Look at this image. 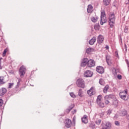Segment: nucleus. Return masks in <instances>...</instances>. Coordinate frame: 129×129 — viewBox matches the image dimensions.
I'll list each match as a JSON object with an SVG mask.
<instances>
[{"instance_id":"nucleus-48","label":"nucleus","mask_w":129,"mask_h":129,"mask_svg":"<svg viewBox=\"0 0 129 129\" xmlns=\"http://www.w3.org/2000/svg\"><path fill=\"white\" fill-rule=\"evenodd\" d=\"M105 48L107 49V50H108V49H109V46H108V45H106Z\"/></svg>"},{"instance_id":"nucleus-35","label":"nucleus","mask_w":129,"mask_h":129,"mask_svg":"<svg viewBox=\"0 0 129 129\" xmlns=\"http://www.w3.org/2000/svg\"><path fill=\"white\" fill-rule=\"evenodd\" d=\"M4 105V100L3 99H0V107H2Z\"/></svg>"},{"instance_id":"nucleus-12","label":"nucleus","mask_w":129,"mask_h":129,"mask_svg":"<svg viewBox=\"0 0 129 129\" xmlns=\"http://www.w3.org/2000/svg\"><path fill=\"white\" fill-rule=\"evenodd\" d=\"M95 65V61L92 59L89 60L88 62V67L91 68L93 67Z\"/></svg>"},{"instance_id":"nucleus-16","label":"nucleus","mask_w":129,"mask_h":129,"mask_svg":"<svg viewBox=\"0 0 129 129\" xmlns=\"http://www.w3.org/2000/svg\"><path fill=\"white\" fill-rule=\"evenodd\" d=\"M82 121L84 123H87L88 122V120L87 119V115H84L83 118H82Z\"/></svg>"},{"instance_id":"nucleus-39","label":"nucleus","mask_w":129,"mask_h":129,"mask_svg":"<svg viewBox=\"0 0 129 129\" xmlns=\"http://www.w3.org/2000/svg\"><path fill=\"white\" fill-rule=\"evenodd\" d=\"M2 58H0V70L3 69V66H2Z\"/></svg>"},{"instance_id":"nucleus-34","label":"nucleus","mask_w":129,"mask_h":129,"mask_svg":"<svg viewBox=\"0 0 129 129\" xmlns=\"http://www.w3.org/2000/svg\"><path fill=\"white\" fill-rule=\"evenodd\" d=\"M70 95H71V97H73V98H75L76 97L74 93H70Z\"/></svg>"},{"instance_id":"nucleus-50","label":"nucleus","mask_w":129,"mask_h":129,"mask_svg":"<svg viewBox=\"0 0 129 129\" xmlns=\"http://www.w3.org/2000/svg\"><path fill=\"white\" fill-rule=\"evenodd\" d=\"M128 3H129V0H128Z\"/></svg>"},{"instance_id":"nucleus-3","label":"nucleus","mask_w":129,"mask_h":129,"mask_svg":"<svg viewBox=\"0 0 129 129\" xmlns=\"http://www.w3.org/2000/svg\"><path fill=\"white\" fill-rule=\"evenodd\" d=\"M101 21L100 24L101 25H103L105 24L106 22H107V20L106 19V15L105 14V11L104 10L101 11Z\"/></svg>"},{"instance_id":"nucleus-10","label":"nucleus","mask_w":129,"mask_h":129,"mask_svg":"<svg viewBox=\"0 0 129 129\" xmlns=\"http://www.w3.org/2000/svg\"><path fill=\"white\" fill-rule=\"evenodd\" d=\"M96 71L98 73H100V74H102L104 72V69L102 67H97Z\"/></svg>"},{"instance_id":"nucleus-24","label":"nucleus","mask_w":129,"mask_h":129,"mask_svg":"<svg viewBox=\"0 0 129 129\" xmlns=\"http://www.w3.org/2000/svg\"><path fill=\"white\" fill-rule=\"evenodd\" d=\"M110 3V0H103V4L105 7L108 6Z\"/></svg>"},{"instance_id":"nucleus-5","label":"nucleus","mask_w":129,"mask_h":129,"mask_svg":"<svg viewBox=\"0 0 129 129\" xmlns=\"http://www.w3.org/2000/svg\"><path fill=\"white\" fill-rule=\"evenodd\" d=\"M76 83L78 87H81L82 88H84V87H85L84 81H83L82 79H79L77 80Z\"/></svg>"},{"instance_id":"nucleus-21","label":"nucleus","mask_w":129,"mask_h":129,"mask_svg":"<svg viewBox=\"0 0 129 129\" xmlns=\"http://www.w3.org/2000/svg\"><path fill=\"white\" fill-rule=\"evenodd\" d=\"M101 99H102V96L101 95H98L96 100L97 103H99V102H101Z\"/></svg>"},{"instance_id":"nucleus-18","label":"nucleus","mask_w":129,"mask_h":129,"mask_svg":"<svg viewBox=\"0 0 129 129\" xmlns=\"http://www.w3.org/2000/svg\"><path fill=\"white\" fill-rule=\"evenodd\" d=\"M119 113L121 116H124V115H126V114H127V112L125 109H123L120 111Z\"/></svg>"},{"instance_id":"nucleus-47","label":"nucleus","mask_w":129,"mask_h":129,"mask_svg":"<svg viewBox=\"0 0 129 129\" xmlns=\"http://www.w3.org/2000/svg\"><path fill=\"white\" fill-rule=\"evenodd\" d=\"M127 28L125 27L124 29V33H127Z\"/></svg>"},{"instance_id":"nucleus-7","label":"nucleus","mask_w":129,"mask_h":129,"mask_svg":"<svg viewBox=\"0 0 129 129\" xmlns=\"http://www.w3.org/2000/svg\"><path fill=\"white\" fill-rule=\"evenodd\" d=\"M104 42V37L102 35H99L97 37V43L99 45H101Z\"/></svg>"},{"instance_id":"nucleus-33","label":"nucleus","mask_w":129,"mask_h":129,"mask_svg":"<svg viewBox=\"0 0 129 129\" xmlns=\"http://www.w3.org/2000/svg\"><path fill=\"white\" fill-rule=\"evenodd\" d=\"M96 123L98 125H99V124H100V123H101V119H99V120H96Z\"/></svg>"},{"instance_id":"nucleus-23","label":"nucleus","mask_w":129,"mask_h":129,"mask_svg":"<svg viewBox=\"0 0 129 129\" xmlns=\"http://www.w3.org/2000/svg\"><path fill=\"white\" fill-rule=\"evenodd\" d=\"M5 77L4 76L0 77V84H5Z\"/></svg>"},{"instance_id":"nucleus-40","label":"nucleus","mask_w":129,"mask_h":129,"mask_svg":"<svg viewBox=\"0 0 129 129\" xmlns=\"http://www.w3.org/2000/svg\"><path fill=\"white\" fill-rule=\"evenodd\" d=\"M117 78H118V79H119V80H120L122 78V77L121 76V75H118Z\"/></svg>"},{"instance_id":"nucleus-8","label":"nucleus","mask_w":129,"mask_h":129,"mask_svg":"<svg viewBox=\"0 0 129 129\" xmlns=\"http://www.w3.org/2000/svg\"><path fill=\"white\" fill-rule=\"evenodd\" d=\"M87 93L90 96H91L95 93V89L94 87H92L90 90L87 91Z\"/></svg>"},{"instance_id":"nucleus-13","label":"nucleus","mask_w":129,"mask_h":129,"mask_svg":"<svg viewBox=\"0 0 129 129\" xmlns=\"http://www.w3.org/2000/svg\"><path fill=\"white\" fill-rule=\"evenodd\" d=\"M7 93V89L6 88H2L0 89V96H3Z\"/></svg>"},{"instance_id":"nucleus-25","label":"nucleus","mask_w":129,"mask_h":129,"mask_svg":"<svg viewBox=\"0 0 129 129\" xmlns=\"http://www.w3.org/2000/svg\"><path fill=\"white\" fill-rule=\"evenodd\" d=\"M98 20V18H97V17H93L91 18V20L92 21V22H93V23H96Z\"/></svg>"},{"instance_id":"nucleus-30","label":"nucleus","mask_w":129,"mask_h":129,"mask_svg":"<svg viewBox=\"0 0 129 129\" xmlns=\"http://www.w3.org/2000/svg\"><path fill=\"white\" fill-rule=\"evenodd\" d=\"M99 84L101 85H104V80L102 79H100L99 82Z\"/></svg>"},{"instance_id":"nucleus-9","label":"nucleus","mask_w":129,"mask_h":129,"mask_svg":"<svg viewBox=\"0 0 129 129\" xmlns=\"http://www.w3.org/2000/svg\"><path fill=\"white\" fill-rule=\"evenodd\" d=\"M65 124L66 127L69 128V127H71V126L72 125V121H71V120L70 119H67L66 120Z\"/></svg>"},{"instance_id":"nucleus-17","label":"nucleus","mask_w":129,"mask_h":129,"mask_svg":"<svg viewBox=\"0 0 129 129\" xmlns=\"http://www.w3.org/2000/svg\"><path fill=\"white\" fill-rule=\"evenodd\" d=\"M93 7H92V5H89L87 8V12L88 13H90L93 11Z\"/></svg>"},{"instance_id":"nucleus-43","label":"nucleus","mask_w":129,"mask_h":129,"mask_svg":"<svg viewBox=\"0 0 129 129\" xmlns=\"http://www.w3.org/2000/svg\"><path fill=\"white\" fill-rule=\"evenodd\" d=\"M6 54H7V49H5L4 50L3 53V56H6Z\"/></svg>"},{"instance_id":"nucleus-4","label":"nucleus","mask_w":129,"mask_h":129,"mask_svg":"<svg viewBox=\"0 0 129 129\" xmlns=\"http://www.w3.org/2000/svg\"><path fill=\"white\" fill-rule=\"evenodd\" d=\"M19 75L21 78H23L25 76V73H26V67L22 66L19 70Z\"/></svg>"},{"instance_id":"nucleus-14","label":"nucleus","mask_w":129,"mask_h":129,"mask_svg":"<svg viewBox=\"0 0 129 129\" xmlns=\"http://www.w3.org/2000/svg\"><path fill=\"white\" fill-rule=\"evenodd\" d=\"M114 97V96L113 95H107L105 96L104 98L105 100H110V99H112Z\"/></svg>"},{"instance_id":"nucleus-37","label":"nucleus","mask_w":129,"mask_h":129,"mask_svg":"<svg viewBox=\"0 0 129 129\" xmlns=\"http://www.w3.org/2000/svg\"><path fill=\"white\" fill-rule=\"evenodd\" d=\"M87 64V63H85V62H83L82 61L81 66L82 67H85V66H86V64Z\"/></svg>"},{"instance_id":"nucleus-44","label":"nucleus","mask_w":129,"mask_h":129,"mask_svg":"<svg viewBox=\"0 0 129 129\" xmlns=\"http://www.w3.org/2000/svg\"><path fill=\"white\" fill-rule=\"evenodd\" d=\"M20 82H21V79H19V81L17 83V85L16 86V87H19V86H20Z\"/></svg>"},{"instance_id":"nucleus-22","label":"nucleus","mask_w":129,"mask_h":129,"mask_svg":"<svg viewBox=\"0 0 129 129\" xmlns=\"http://www.w3.org/2000/svg\"><path fill=\"white\" fill-rule=\"evenodd\" d=\"M74 108V105H72L71 106H69V108L67 109V113H69Z\"/></svg>"},{"instance_id":"nucleus-32","label":"nucleus","mask_w":129,"mask_h":129,"mask_svg":"<svg viewBox=\"0 0 129 129\" xmlns=\"http://www.w3.org/2000/svg\"><path fill=\"white\" fill-rule=\"evenodd\" d=\"M90 127H91V128H94L95 127V125L94 123H91L90 124Z\"/></svg>"},{"instance_id":"nucleus-41","label":"nucleus","mask_w":129,"mask_h":129,"mask_svg":"<svg viewBox=\"0 0 129 129\" xmlns=\"http://www.w3.org/2000/svg\"><path fill=\"white\" fill-rule=\"evenodd\" d=\"M13 85H14V83H9V88H12V87H13Z\"/></svg>"},{"instance_id":"nucleus-46","label":"nucleus","mask_w":129,"mask_h":129,"mask_svg":"<svg viewBox=\"0 0 129 129\" xmlns=\"http://www.w3.org/2000/svg\"><path fill=\"white\" fill-rule=\"evenodd\" d=\"M106 101H105V104H109V101L108 100H105Z\"/></svg>"},{"instance_id":"nucleus-27","label":"nucleus","mask_w":129,"mask_h":129,"mask_svg":"<svg viewBox=\"0 0 129 129\" xmlns=\"http://www.w3.org/2000/svg\"><path fill=\"white\" fill-rule=\"evenodd\" d=\"M112 104H113V105H114L115 106H116L118 104V101H117V100L116 99L113 100Z\"/></svg>"},{"instance_id":"nucleus-2","label":"nucleus","mask_w":129,"mask_h":129,"mask_svg":"<svg viewBox=\"0 0 129 129\" xmlns=\"http://www.w3.org/2000/svg\"><path fill=\"white\" fill-rule=\"evenodd\" d=\"M126 95H127V89H126L120 92L119 94L120 98H121V99H122V100L126 101L128 99V98L126 97Z\"/></svg>"},{"instance_id":"nucleus-20","label":"nucleus","mask_w":129,"mask_h":129,"mask_svg":"<svg viewBox=\"0 0 129 129\" xmlns=\"http://www.w3.org/2000/svg\"><path fill=\"white\" fill-rule=\"evenodd\" d=\"M93 51H94V49L92 48H88L86 50V53L87 54H91L92 52H93Z\"/></svg>"},{"instance_id":"nucleus-42","label":"nucleus","mask_w":129,"mask_h":129,"mask_svg":"<svg viewBox=\"0 0 129 129\" xmlns=\"http://www.w3.org/2000/svg\"><path fill=\"white\" fill-rule=\"evenodd\" d=\"M114 123L115 125H118V126L120 124V123L119 122H118V121H115Z\"/></svg>"},{"instance_id":"nucleus-31","label":"nucleus","mask_w":129,"mask_h":129,"mask_svg":"<svg viewBox=\"0 0 129 129\" xmlns=\"http://www.w3.org/2000/svg\"><path fill=\"white\" fill-rule=\"evenodd\" d=\"M89 60H88V59L87 58H85L83 59V62L84 63H86L87 64V65H88V62Z\"/></svg>"},{"instance_id":"nucleus-28","label":"nucleus","mask_w":129,"mask_h":129,"mask_svg":"<svg viewBox=\"0 0 129 129\" xmlns=\"http://www.w3.org/2000/svg\"><path fill=\"white\" fill-rule=\"evenodd\" d=\"M82 94H83V92H82V89H80L78 92L79 96H80V97H82L83 96Z\"/></svg>"},{"instance_id":"nucleus-26","label":"nucleus","mask_w":129,"mask_h":129,"mask_svg":"<svg viewBox=\"0 0 129 129\" xmlns=\"http://www.w3.org/2000/svg\"><path fill=\"white\" fill-rule=\"evenodd\" d=\"M108 89H109V86H108V85H107L104 88V89H103L104 93H106L107 92V90H108Z\"/></svg>"},{"instance_id":"nucleus-15","label":"nucleus","mask_w":129,"mask_h":129,"mask_svg":"<svg viewBox=\"0 0 129 129\" xmlns=\"http://www.w3.org/2000/svg\"><path fill=\"white\" fill-rule=\"evenodd\" d=\"M106 61L108 64V65H110L111 64V57L110 56H106Z\"/></svg>"},{"instance_id":"nucleus-49","label":"nucleus","mask_w":129,"mask_h":129,"mask_svg":"<svg viewBox=\"0 0 129 129\" xmlns=\"http://www.w3.org/2000/svg\"><path fill=\"white\" fill-rule=\"evenodd\" d=\"M73 122H75V118H73Z\"/></svg>"},{"instance_id":"nucleus-38","label":"nucleus","mask_w":129,"mask_h":129,"mask_svg":"<svg viewBox=\"0 0 129 129\" xmlns=\"http://www.w3.org/2000/svg\"><path fill=\"white\" fill-rule=\"evenodd\" d=\"M111 111H112L111 109H109V110H108L107 111V114L108 115H109V114H110V113H111Z\"/></svg>"},{"instance_id":"nucleus-19","label":"nucleus","mask_w":129,"mask_h":129,"mask_svg":"<svg viewBox=\"0 0 129 129\" xmlns=\"http://www.w3.org/2000/svg\"><path fill=\"white\" fill-rule=\"evenodd\" d=\"M96 42V37H93L89 42L90 45H93Z\"/></svg>"},{"instance_id":"nucleus-1","label":"nucleus","mask_w":129,"mask_h":129,"mask_svg":"<svg viewBox=\"0 0 129 129\" xmlns=\"http://www.w3.org/2000/svg\"><path fill=\"white\" fill-rule=\"evenodd\" d=\"M108 20L110 27L111 28H113L114 27V24H115V15H114V13H112L109 14Z\"/></svg>"},{"instance_id":"nucleus-11","label":"nucleus","mask_w":129,"mask_h":129,"mask_svg":"<svg viewBox=\"0 0 129 129\" xmlns=\"http://www.w3.org/2000/svg\"><path fill=\"white\" fill-rule=\"evenodd\" d=\"M93 75L92 72L87 70L85 72L84 76L85 77H91Z\"/></svg>"},{"instance_id":"nucleus-29","label":"nucleus","mask_w":129,"mask_h":129,"mask_svg":"<svg viewBox=\"0 0 129 129\" xmlns=\"http://www.w3.org/2000/svg\"><path fill=\"white\" fill-rule=\"evenodd\" d=\"M100 107L103 108L104 107V103L101 102H99V103H97Z\"/></svg>"},{"instance_id":"nucleus-36","label":"nucleus","mask_w":129,"mask_h":129,"mask_svg":"<svg viewBox=\"0 0 129 129\" xmlns=\"http://www.w3.org/2000/svg\"><path fill=\"white\" fill-rule=\"evenodd\" d=\"M125 61L126 64H127V68H128V70L129 69V61H128V60L125 59Z\"/></svg>"},{"instance_id":"nucleus-6","label":"nucleus","mask_w":129,"mask_h":129,"mask_svg":"<svg viewBox=\"0 0 129 129\" xmlns=\"http://www.w3.org/2000/svg\"><path fill=\"white\" fill-rule=\"evenodd\" d=\"M102 127H104L106 129H110L111 128V123L109 121H104L102 122Z\"/></svg>"},{"instance_id":"nucleus-45","label":"nucleus","mask_w":129,"mask_h":129,"mask_svg":"<svg viewBox=\"0 0 129 129\" xmlns=\"http://www.w3.org/2000/svg\"><path fill=\"white\" fill-rule=\"evenodd\" d=\"M124 48L125 49V52H126V51H127V49L126 47V44L125 43L124 44Z\"/></svg>"}]
</instances>
